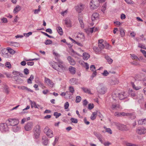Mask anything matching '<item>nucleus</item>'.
I'll return each mask as SVG.
<instances>
[{"label": "nucleus", "instance_id": "obj_62", "mask_svg": "<svg viewBox=\"0 0 146 146\" xmlns=\"http://www.w3.org/2000/svg\"><path fill=\"white\" fill-rule=\"evenodd\" d=\"M68 13L67 10H66L64 11H63L61 13V15L64 16L65 15H66Z\"/></svg>", "mask_w": 146, "mask_h": 146}, {"label": "nucleus", "instance_id": "obj_33", "mask_svg": "<svg viewBox=\"0 0 146 146\" xmlns=\"http://www.w3.org/2000/svg\"><path fill=\"white\" fill-rule=\"evenodd\" d=\"M131 57L132 59H136V61H137L138 60H139V58L137 56L134 54H130Z\"/></svg>", "mask_w": 146, "mask_h": 146}, {"label": "nucleus", "instance_id": "obj_59", "mask_svg": "<svg viewBox=\"0 0 146 146\" xmlns=\"http://www.w3.org/2000/svg\"><path fill=\"white\" fill-rule=\"evenodd\" d=\"M41 32L44 35L48 36V37L50 38H54V37L48 35V34H47V33H45V32H42V31Z\"/></svg>", "mask_w": 146, "mask_h": 146}, {"label": "nucleus", "instance_id": "obj_13", "mask_svg": "<svg viewBox=\"0 0 146 146\" xmlns=\"http://www.w3.org/2000/svg\"><path fill=\"white\" fill-rule=\"evenodd\" d=\"M33 123L32 122H28L25 125L24 128L26 131L31 130L33 126Z\"/></svg>", "mask_w": 146, "mask_h": 146}, {"label": "nucleus", "instance_id": "obj_10", "mask_svg": "<svg viewBox=\"0 0 146 146\" xmlns=\"http://www.w3.org/2000/svg\"><path fill=\"white\" fill-rule=\"evenodd\" d=\"M128 96V95L127 92H122L118 94V97L120 100H123L127 98Z\"/></svg>", "mask_w": 146, "mask_h": 146}, {"label": "nucleus", "instance_id": "obj_64", "mask_svg": "<svg viewBox=\"0 0 146 146\" xmlns=\"http://www.w3.org/2000/svg\"><path fill=\"white\" fill-rule=\"evenodd\" d=\"M126 146H138V145L131 143H128L126 144Z\"/></svg>", "mask_w": 146, "mask_h": 146}, {"label": "nucleus", "instance_id": "obj_58", "mask_svg": "<svg viewBox=\"0 0 146 146\" xmlns=\"http://www.w3.org/2000/svg\"><path fill=\"white\" fill-rule=\"evenodd\" d=\"M59 137L58 136H56L55 137V140L53 143V145H55L56 142L58 141L59 139Z\"/></svg>", "mask_w": 146, "mask_h": 146}, {"label": "nucleus", "instance_id": "obj_42", "mask_svg": "<svg viewBox=\"0 0 146 146\" xmlns=\"http://www.w3.org/2000/svg\"><path fill=\"white\" fill-rule=\"evenodd\" d=\"M5 92L7 94H9V87L7 86H5L4 88Z\"/></svg>", "mask_w": 146, "mask_h": 146}, {"label": "nucleus", "instance_id": "obj_2", "mask_svg": "<svg viewBox=\"0 0 146 146\" xmlns=\"http://www.w3.org/2000/svg\"><path fill=\"white\" fill-rule=\"evenodd\" d=\"M129 95L131 96V97L134 99H139L141 100L143 99V96L142 94H141L139 96L138 95H137L135 92L131 89L129 90Z\"/></svg>", "mask_w": 146, "mask_h": 146}, {"label": "nucleus", "instance_id": "obj_39", "mask_svg": "<svg viewBox=\"0 0 146 146\" xmlns=\"http://www.w3.org/2000/svg\"><path fill=\"white\" fill-rule=\"evenodd\" d=\"M52 43V41L50 39H47L44 42V44L46 45L51 44Z\"/></svg>", "mask_w": 146, "mask_h": 146}, {"label": "nucleus", "instance_id": "obj_17", "mask_svg": "<svg viewBox=\"0 0 146 146\" xmlns=\"http://www.w3.org/2000/svg\"><path fill=\"white\" fill-rule=\"evenodd\" d=\"M29 102L30 103L31 107V108H33V107H34L35 108H40L41 109L42 108V107H41L39 105H36L35 102L32 101L31 100H30Z\"/></svg>", "mask_w": 146, "mask_h": 146}, {"label": "nucleus", "instance_id": "obj_16", "mask_svg": "<svg viewBox=\"0 0 146 146\" xmlns=\"http://www.w3.org/2000/svg\"><path fill=\"white\" fill-rule=\"evenodd\" d=\"M45 82L50 87H52L54 85V84L52 81L46 77L44 78Z\"/></svg>", "mask_w": 146, "mask_h": 146}, {"label": "nucleus", "instance_id": "obj_41", "mask_svg": "<svg viewBox=\"0 0 146 146\" xmlns=\"http://www.w3.org/2000/svg\"><path fill=\"white\" fill-rule=\"evenodd\" d=\"M70 121H71L72 123H77L78 122V120L77 119L73 117L71 118Z\"/></svg>", "mask_w": 146, "mask_h": 146}, {"label": "nucleus", "instance_id": "obj_11", "mask_svg": "<svg viewBox=\"0 0 146 146\" xmlns=\"http://www.w3.org/2000/svg\"><path fill=\"white\" fill-rule=\"evenodd\" d=\"M84 6V5L80 3L75 7V9L78 13H80L83 10Z\"/></svg>", "mask_w": 146, "mask_h": 146}, {"label": "nucleus", "instance_id": "obj_61", "mask_svg": "<svg viewBox=\"0 0 146 146\" xmlns=\"http://www.w3.org/2000/svg\"><path fill=\"white\" fill-rule=\"evenodd\" d=\"M16 81L18 84L22 83L23 82V80L20 78H18Z\"/></svg>", "mask_w": 146, "mask_h": 146}, {"label": "nucleus", "instance_id": "obj_31", "mask_svg": "<svg viewBox=\"0 0 146 146\" xmlns=\"http://www.w3.org/2000/svg\"><path fill=\"white\" fill-rule=\"evenodd\" d=\"M81 89L85 93L91 94L90 90L87 88L82 87L81 88Z\"/></svg>", "mask_w": 146, "mask_h": 146}, {"label": "nucleus", "instance_id": "obj_21", "mask_svg": "<svg viewBox=\"0 0 146 146\" xmlns=\"http://www.w3.org/2000/svg\"><path fill=\"white\" fill-rule=\"evenodd\" d=\"M90 56V55L87 53L84 52L83 54V58L84 60H88Z\"/></svg>", "mask_w": 146, "mask_h": 146}, {"label": "nucleus", "instance_id": "obj_57", "mask_svg": "<svg viewBox=\"0 0 146 146\" xmlns=\"http://www.w3.org/2000/svg\"><path fill=\"white\" fill-rule=\"evenodd\" d=\"M29 108H30V106H27V107L26 108H25L23 110V111L22 113H27V111H25V110H28V109H29Z\"/></svg>", "mask_w": 146, "mask_h": 146}, {"label": "nucleus", "instance_id": "obj_19", "mask_svg": "<svg viewBox=\"0 0 146 146\" xmlns=\"http://www.w3.org/2000/svg\"><path fill=\"white\" fill-rule=\"evenodd\" d=\"M67 59L70 64L72 65H74L76 64V62L70 56H68Z\"/></svg>", "mask_w": 146, "mask_h": 146}, {"label": "nucleus", "instance_id": "obj_48", "mask_svg": "<svg viewBox=\"0 0 146 146\" xmlns=\"http://www.w3.org/2000/svg\"><path fill=\"white\" fill-rule=\"evenodd\" d=\"M5 66L8 68L10 69L11 68V65L10 62H7L5 63Z\"/></svg>", "mask_w": 146, "mask_h": 146}, {"label": "nucleus", "instance_id": "obj_56", "mask_svg": "<svg viewBox=\"0 0 146 146\" xmlns=\"http://www.w3.org/2000/svg\"><path fill=\"white\" fill-rule=\"evenodd\" d=\"M121 116H128L129 115H130V114L129 113H126L124 112L120 113Z\"/></svg>", "mask_w": 146, "mask_h": 146}, {"label": "nucleus", "instance_id": "obj_27", "mask_svg": "<svg viewBox=\"0 0 146 146\" xmlns=\"http://www.w3.org/2000/svg\"><path fill=\"white\" fill-rule=\"evenodd\" d=\"M105 58L109 64H111L113 62V60L108 56H105Z\"/></svg>", "mask_w": 146, "mask_h": 146}, {"label": "nucleus", "instance_id": "obj_26", "mask_svg": "<svg viewBox=\"0 0 146 146\" xmlns=\"http://www.w3.org/2000/svg\"><path fill=\"white\" fill-rule=\"evenodd\" d=\"M13 75L16 76H20L21 77H23V74L19 72L16 71H14L13 72Z\"/></svg>", "mask_w": 146, "mask_h": 146}, {"label": "nucleus", "instance_id": "obj_49", "mask_svg": "<svg viewBox=\"0 0 146 146\" xmlns=\"http://www.w3.org/2000/svg\"><path fill=\"white\" fill-rule=\"evenodd\" d=\"M69 92L71 93H72L73 94L74 92V90L73 87L70 86L69 87Z\"/></svg>", "mask_w": 146, "mask_h": 146}, {"label": "nucleus", "instance_id": "obj_8", "mask_svg": "<svg viewBox=\"0 0 146 146\" xmlns=\"http://www.w3.org/2000/svg\"><path fill=\"white\" fill-rule=\"evenodd\" d=\"M1 52L2 56L5 58H9L11 57V55L9 54L8 50L7 48L6 49L5 48H1Z\"/></svg>", "mask_w": 146, "mask_h": 146}, {"label": "nucleus", "instance_id": "obj_36", "mask_svg": "<svg viewBox=\"0 0 146 146\" xmlns=\"http://www.w3.org/2000/svg\"><path fill=\"white\" fill-rule=\"evenodd\" d=\"M58 65L59 64H58L57 62H55L54 64L52 65V67L55 70H57Z\"/></svg>", "mask_w": 146, "mask_h": 146}, {"label": "nucleus", "instance_id": "obj_29", "mask_svg": "<svg viewBox=\"0 0 146 146\" xmlns=\"http://www.w3.org/2000/svg\"><path fill=\"white\" fill-rule=\"evenodd\" d=\"M56 30L58 33L60 35H63V31L62 28L60 27H57Z\"/></svg>", "mask_w": 146, "mask_h": 146}, {"label": "nucleus", "instance_id": "obj_4", "mask_svg": "<svg viewBox=\"0 0 146 146\" xmlns=\"http://www.w3.org/2000/svg\"><path fill=\"white\" fill-rule=\"evenodd\" d=\"M40 126L39 125H36L34 128V136L35 138L36 139L39 137L40 133Z\"/></svg>", "mask_w": 146, "mask_h": 146}, {"label": "nucleus", "instance_id": "obj_60", "mask_svg": "<svg viewBox=\"0 0 146 146\" xmlns=\"http://www.w3.org/2000/svg\"><path fill=\"white\" fill-rule=\"evenodd\" d=\"M69 106V104L68 102H66L64 105V107L65 109H67Z\"/></svg>", "mask_w": 146, "mask_h": 146}, {"label": "nucleus", "instance_id": "obj_63", "mask_svg": "<svg viewBox=\"0 0 146 146\" xmlns=\"http://www.w3.org/2000/svg\"><path fill=\"white\" fill-rule=\"evenodd\" d=\"M94 107V104H90L88 105V108L89 110H91Z\"/></svg>", "mask_w": 146, "mask_h": 146}, {"label": "nucleus", "instance_id": "obj_20", "mask_svg": "<svg viewBox=\"0 0 146 146\" xmlns=\"http://www.w3.org/2000/svg\"><path fill=\"white\" fill-rule=\"evenodd\" d=\"M99 16V14L97 13H93L92 16V21L98 19Z\"/></svg>", "mask_w": 146, "mask_h": 146}, {"label": "nucleus", "instance_id": "obj_3", "mask_svg": "<svg viewBox=\"0 0 146 146\" xmlns=\"http://www.w3.org/2000/svg\"><path fill=\"white\" fill-rule=\"evenodd\" d=\"M100 1L99 0H92L90 2V7L92 9H95L100 6Z\"/></svg>", "mask_w": 146, "mask_h": 146}, {"label": "nucleus", "instance_id": "obj_24", "mask_svg": "<svg viewBox=\"0 0 146 146\" xmlns=\"http://www.w3.org/2000/svg\"><path fill=\"white\" fill-rule=\"evenodd\" d=\"M138 124L139 125H143L146 123V118L141 119L138 121Z\"/></svg>", "mask_w": 146, "mask_h": 146}, {"label": "nucleus", "instance_id": "obj_9", "mask_svg": "<svg viewBox=\"0 0 146 146\" xmlns=\"http://www.w3.org/2000/svg\"><path fill=\"white\" fill-rule=\"evenodd\" d=\"M115 124L117 127V128L119 130L127 131L129 129H128L127 128L126 126L125 125L120 124L119 123H116Z\"/></svg>", "mask_w": 146, "mask_h": 146}, {"label": "nucleus", "instance_id": "obj_45", "mask_svg": "<svg viewBox=\"0 0 146 146\" xmlns=\"http://www.w3.org/2000/svg\"><path fill=\"white\" fill-rule=\"evenodd\" d=\"M93 31L92 28H88L86 30V32L88 34H91L93 33Z\"/></svg>", "mask_w": 146, "mask_h": 146}, {"label": "nucleus", "instance_id": "obj_50", "mask_svg": "<svg viewBox=\"0 0 146 146\" xmlns=\"http://www.w3.org/2000/svg\"><path fill=\"white\" fill-rule=\"evenodd\" d=\"M32 32H30L28 33H24V36L25 37H28L30 35H32Z\"/></svg>", "mask_w": 146, "mask_h": 146}, {"label": "nucleus", "instance_id": "obj_30", "mask_svg": "<svg viewBox=\"0 0 146 146\" xmlns=\"http://www.w3.org/2000/svg\"><path fill=\"white\" fill-rule=\"evenodd\" d=\"M7 49L11 54H13L15 53V51L10 47H7Z\"/></svg>", "mask_w": 146, "mask_h": 146}, {"label": "nucleus", "instance_id": "obj_51", "mask_svg": "<svg viewBox=\"0 0 146 146\" xmlns=\"http://www.w3.org/2000/svg\"><path fill=\"white\" fill-rule=\"evenodd\" d=\"M82 64L84 65H85L84 67L86 69H88L89 68V66L87 63L83 62L82 63Z\"/></svg>", "mask_w": 146, "mask_h": 146}, {"label": "nucleus", "instance_id": "obj_6", "mask_svg": "<svg viewBox=\"0 0 146 146\" xmlns=\"http://www.w3.org/2000/svg\"><path fill=\"white\" fill-rule=\"evenodd\" d=\"M113 100L111 102V105L110 106V108L112 110H117L120 108V105L117 103V101L115 99L113 98Z\"/></svg>", "mask_w": 146, "mask_h": 146}, {"label": "nucleus", "instance_id": "obj_46", "mask_svg": "<svg viewBox=\"0 0 146 146\" xmlns=\"http://www.w3.org/2000/svg\"><path fill=\"white\" fill-rule=\"evenodd\" d=\"M76 103H79L80 102L81 100V98L80 96H77L76 98Z\"/></svg>", "mask_w": 146, "mask_h": 146}, {"label": "nucleus", "instance_id": "obj_28", "mask_svg": "<svg viewBox=\"0 0 146 146\" xmlns=\"http://www.w3.org/2000/svg\"><path fill=\"white\" fill-rule=\"evenodd\" d=\"M131 84L133 88L136 90H138L141 88V86H136L133 82H131Z\"/></svg>", "mask_w": 146, "mask_h": 146}, {"label": "nucleus", "instance_id": "obj_25", "mask_svg": "<svg viewBox=\"0 0 146 146\" xmlns=\"http://www.w3.org/2000/svg\"><path fill=\"white\" fill-rule=\"evenodd\" d=\"M72 53L71 54V55L74 57L75 58H77L76 55L79 56H82L80 55L79 54L75 52L74 50H72Z\"/></svg>", "mask_w": 146, "mask_h": 146}, {"label": "nucleus", "instance_id": "obj_32", "mask_svg": "<svg viewBox=\"0 0 146 146\" xmlns=\"http://www.w3.org/2000/svg\"><path fill=\"white\" fill-rule=\"evenodd\" d=\"M97 115V113L96 112H93L90 117L91 119L93 120H94L96 118Z\"/></svg>", "mask_w": 146, "mask_h": 146}, {"label": "nucleus", "instance_id": "obj_35", "mask_svg": "<svg viewBox=\"0 0 146 146\" xmlns=\"http://www.w3.org/2000/svg\"><path fill=\"white\" fill-rule=\"evenodd\" d=\"M10 43L11 45L15 47H18L19 45V43L16 42H11Z\"/></svg>", "mask_w": 146, "mask_h": 146}, {"label": "nucleus", "instance_id": "obj_55", "mask_svg": "<svg viewBox=\"0 0 146 146\" xmlns=\"http://www.w3.org/2000/svg\"><path fill=\"white\" fill-rule=\"evenodd\" d=\"M79 20L81 27L84 28V25L83 23V20L81 19H79Z\"/></svg>", "mask_w": 146, "mask_h": 146}, {"label": "nucleus", "instance_id": "obj_5", "mask_svg": "<svg viewBox=\"0 0 146 146\" xmlns=\"http://www.w3.org/2000/svg\"><path fill=\"white\" fill-rule=\"evenodd\" d=\"M97 92L100 94H103L106 92V89L104 86L102 84H100L98 86L97 88Z\"/></svg>", "mask_w": 146, "mask_h": 146}, {"label": "nucleus", "instance_id": "obj_53", "mask_svg": "<svg viewBox=\"0 0 146 146\" xmlns=\"http://www.w3.org/2000/svg\"><path fill=\"white\" fill-rule=\"evenodd\" d=\"M129 114L130 115H129L128 116L130 117L131 119H134L136 118V116L135 114L131 113H129Z\"/></svg>", "mask_w": 146, "mask_h": 146}, {"label": "nucleus", "instance_id": "obj_14", "mask_svg": "<svg viewBox=\"0 0 146 146\" xmlns=\"http://www.w3.org/2000/svg\"><path fill=\"white\" fill-rule=\"evenodd\" d=\"M136 132L140 135L144 134L146 133V129L143 127H138L137 129Z\"/></svg>", "mask_w": 146, "mask_h": 146}, {"label": "nucleus", "instance_id": "obj_44", "mask_svg": "<svg viewBox=\"0 0 146 146\" xmlns=\"http://www.w3.org/2000/svg\"><path fill=\"white\" fill-rule=\"evenodd\" d=\"M138 46L141 48L146 49V46L144 44L139 43Z\"/></svg>", "mask_w": 146, "mask_h": 146}, {"label": "nucleus", "instance_id": "obj_38", "mask_svg": "<svg viewBox=\"0 0 146 146\" xmlns=\"http://www.w3.org/2000/svg\"><path fill=\"white\" fill-rule=\"evenodd\" d=\"M94 134L98 139L100 138V137H102V136L100 133L96 132H94Z\"/></svg>", "mask_w": 146, "mask_h": 146}, {"label": "nucleus", "instance_id": "obj_43", "mask_svg": "<svg viewBox=\"0 0 146 146\" xmlns=\"http://www.w3.org/2000/svg\"><path fill=\"white\" fill-rule=\"evenodd\" d=\"M42 139L43 140V143L44 145H46L48 143V140L46 138L44 139V137H43L42 138Z\"/></svg>", "mask_w": 146, "mask_h": 146}, {"label": "nucleus", "instance_id": "obj_40", "mask_svg": "<svg viewBox=\"0 0 146 146\" xmlns=\"http://www.w3.org/2000/svg\"><path fill=\"white\" fill-rule=\"evenodd\" d=\"M61 115V113H58L57 112H55L54 113V115L55 117L56 118H57Z\"/></svg>", "mask_w": 146, "mask_h": 146}, {"label": "nucleus", "instance_id": "obj_7", "mask_svg": "<svg viewBox=\"0 0 146 146\" xmlns=\"http://www.w3.org/2000/svg\"><path fill=\"white\" fill-rule=\"evenodd\" d=\"M44 131L48 137L50 138L53 137L54 135L53 132L48 127H46L44 129Z\"/></svg>", "mask_w": 146, "mask_h": 146}, {"label": "nucleus", "instance_id": "obj_37", "mask_svg": "<svg viewBox=\"0 0 146 146\" xmlns=\"http://www.w3.org/2000/svg\"><path fill=\"white\" fill-rule=\"evenodd\" d=\"M66 94L68 98L69 99H70L72 98V95H73L72 93H71L68 91H67L66 92Z\"/></svg>", "mask_w": 146, "mask_h": 146}, {"label": "nucleus", "instance_id": "obj_1", "mask_svg": "<svg viewBox=\"0 0 146 146\" xmlns=\"http://www.w3.org/2000/svg\"><path fill=\"white\" fill-rule=\"evenodd\" d=\"M7 122L9 125L13 126L12 128L14 132H17L19 130L20 127L17 125L19 123L18 120L15 119H9Z\"/></svg>", "mask_w": 146, "mask_h": 146}, {"label": "nucleus", "instance_id": "obj_12", "mask_svg": "<svg viewBox=\"0 0 146 146\" xmlns=\"http://www.w3.org/2000/svg\"><path fill=\"white\" fill-rule=\"evenodd\" d=\"M0 130L2 132L8 131V127L7 124L5 123H1L0 124Z\"/></svg>", "mask_w": 146, "mask_h": 146}, {"label": "nucleus", "instance_id": "obj_15", "mask_svg": "<svg viewBox=\"0 0 146 146\" xmlns=\"http://www.w3.org/2000/svg\"><path fill=\"white\" fill-rule=\"evenodd\" d=\"M65 24L68 27H72V22L70 19L68 17L66 18L64 20Z\"/></svg>", "mask_w": 146, "mask_h": 146}, {"label": "nucleus", "instance_id": "obj_34", "mask_svg": "<svg viewBox=\"0 0 146 146\" xmlns=\"http://www.w3.org/2000/svg\"><path fill=\"white\" fill-rule=\"evenodd\" d=\"M104 128L106 130V132H108V133L110 134L112 133V131L110 128H107L106 127L104 126Z\"/></svg>", "mask_w": 146, "mask_h": 146}, {"label": "nucleus", "instance_id": "obj_18", "mask_svg": "<svg viewBox=\"0 0 146 146\" xmlns=\"http://www.w3.org/2000/svg\"><path fill=\"white\" fill-rule=\"evenodd\" d=\"M65 70V67L62 64H59L58 67L57 69V71L61 72H64Z\"/></svg>", "mask_w": 146, "mask_h": 146}, {"label": "nucleus", "instance_id": "obj_23", "mask_svg": "<svg viewBox=\"0 0 146 146\" xmlns=\"http://www.w3.org/2000/svg\"><path fill=\"white\" fill-rule=\"evenodd\" d=\"M21 9V7L19 5H17L14 9L13 13H16L20 11Z\"/></svg>", "mask_w": 146, "mask_h": 146}, {"label": "nucleus", "instance_id": "obj_47", "mask_svg": "<svg viewBox=\"0 0 146 146\" xmlns=\"http://www.w3.org/2000/svg\"><path fill=\"white\" fill-rule=\"evenodd\" d=\"M120 34L121 36L123 37L125 35V32L124 31V30L122 28H120Z\"/></svg>", "mask_w": 146, "mask_h": 146}, {"label": "nucleus", "instance_id": "obj_52", "mask_svg": "<svg viewBox=\"0 0 146 146\" xmlns=\"http://www.w3.org/2000/svg\"><path fill=\"white\" fill-rule=\"evenodd\" d=\"M102 74L104 76H107L109 74V73L107 70H104V72Z\"/></svg>", "mask_w": 146, "mask_h": 146}, {"label": "nucleus", "instance_id": "obj_22", "mask_svg": "<svg viewBox=\"0 0 146 146\" xmlns=\"http://www.w3.org/2000/svg\"><path fill=\"white\" fill-rule=\"evenodd\" d=\"M69 70L70 72L72 74H74L76 73V68L72 66L69 67Z\"/></svg>", "mask_w": 146, "mask_h": 146}, {"label": "nucleus", "instance_id": "obj_54", "mask_svg": "<svg viewBox=\"0 0 146 146\" xmlns=\"http://www.w3.org/2000/svg\"><path fill=\"white\" fill-rule=\"evenodd\" d=\"M1 20L2 21V23H6L8 22L7 19L5 18L1 19Z\"/></svg>", "mask_w": 146, "mask_h": 146}]
</instances>
